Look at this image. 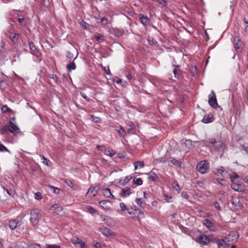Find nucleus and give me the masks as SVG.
I'll return each instance as SVG.
<instances>
[{
    "mask_svg": "<svg viewBox=\"0 0 248 248\" xmlns=\"http://www.w3.org/2000/svg\"><path fill=\"white\" fill-rule=\"evenodd\" d=\"M208 141L217 151L223 152L226 148L225 144L221 141H216L215 139L212 138Z\"/></svg>",
    "mask_w": 248,
    "mask_h": 248,
    "instance_id": "f257e3e1",
    "label": "nucleus"
},
{
    "mask_svg": "<svg viewBox=\"0 0 248 248\" xmlns=\"http://www.w3.org/2000/svg\"><path fill=\"white\" fill-rule=\"evenodd\" d=\"M39 211L38 209H33L31 211L30 221L33 226L37 224L39 218Z\"/></svg>",
    "mask_w": 248,
    "mask_h": 248,
    "instance_id": "f03ea898",
    "label": "nucleus"
},
{
    "mask_svg": "<svg viewBox=\"0 0 248 248\" xmlns=\"http://www.w3.org/2000/svg\"><path fill=\"white\" fill-rule=\"evenodd\" d=\"M209 168L208 163L205 161L203 160L198 163L197 165V170L202 174L205 173Z\"/></svg>",
    "mask_w": 248,
    "mask_h": 248,
    "instance_id": "7ed1b4c3",
    "label": "nucleus"
},
{
    "mask_svg": "<svg viewBox=\"0 0 248 248\" xmlns=\"http://www.w3.org/2000/svg\"><path fill=\"white\" fill-rule=\"evenodd\" d=\"M99 230L103 235L107 237H111L116 236V234L114 232H112L110 229L107 228H101L99 229Z\"/></svg>",
    "mask_w": 248,
    "mask_h": 248,
    "instance_id": "20e7f679",
    "label": "nucleus"
},
{
    "mask_svg": "<svg viewBox=\"0 0 248 248\" xmlns=\"http://www.w3.org/2000/svg\"><path fill=\"white\" fill-rule=\"evenodd\" d=\"M211 93L212 94H210L209 96L208 102L211 107L216 108L217 106L216 96L213 91H211Z\"/></svg>",
    "mask_w": 248,
    "mask_h": 248,
    "instance_id": "39448f33",
    "label": "nucleus"
},
{
    "mask_svg": "<svg viewBox=\"0 0 248 248\" xmlns=\"http://www.w3.org/2000/svg\"><path fill=\"white\" fill-rule=\"evenodd\" d=\"M101 219L108 226H112L114 221L112 218L105 215H101Z\"/></svg>",
    "mask_w": 248,
    "mask_h": 248,
    "instance_id": "423d86ee",
    "label": "nucleus"
},
{
    "mask_svg": "<svg viewBox=\"0 0 248 248\" xmlns=\"http://www.w3.org/2000/svg\"><path fill=\"white\" fill-rule=\"evenodd\" d=\"M8 128L9 131L14 134L18 133L19 131V128L18 126L12 122H10Z\"/></svg>",
    "mask_w": 248,
    "mask_h": 248,
    "instance_id": "0eeeda50",
    "label": "nucleus"
},
{
    "mask_svg": "<svg viewBox=\"0 0 248 248\" xmlns=\"http://www.w3.org/2000/svg\"><path fill=\"white\" fill-rule=\"evenodd\" d=\"M198 242L203 245H206L210 243V239L205 235H201L198 238Z\"/></svg>",
    "mask_w": 248,
    "mask_h": 248,
    "instance_id": "6e6552de",
    "label": "nucleus"
},
{
    "mask_svg": "<svg viewBox=\"0 0 248 248\" xmlns=\"http://www.w3.org/2000/svg\"><path fill=\"white\" fill-rule=\"evenodd\" d=\"M232 202L237 210L241 209L243 207L242 203L240 202V199L236 197L232 198Z\"/></svg>",
    "mask_w": 248,
    "mask_h": 248,
    "instance_id": "1a4fd4ad",
    "label": "nucleus"
},
{
    "mask_svg": "<svg viewBox=\"0 0 248 248\" xmlns=\"http://www.w3.org/2000/svg\"><path fill=\"white\" fill-rule=\"evenodd\" d=\"M101 207L105 210H108L110 208V203L108 201L102 200L98 202Z\"/></svg>",
    "mask_w": 248,
    "mask_h": 248,
    "instance_id": "9d476101",
    "label": "nucleus"
},
{
    "mask_svg": "<svg viewBox=\"0 0 248 248\" xmlns=\"http://www.w3.org/2000/svg\"><path fill=\"white\" fill-rule=\"evenodd\" d=\"M242 44V42H241L239 38L238 37L235 36L233 40V45L235 49L236 50H238V49L240 48V47L241 46Z\"/></svg>",
    "mask_w": 248,
    "mask_h": 248,
    "instance_id": "9b49d317",
    "label": "nucleus"
},
{
    "mask_svg": "<svg viewBox=\"0 0 248 248\" xmlns=\"http://www.w3.org/2000/svg\"><path fill=\"white\" fill-rule=\"evenodd\" d=\"M17 225H20L19 222L16 219H11L9 222V226L10 228L13 230L16 228Z\"/></svg>",
    "mask_w": 248,
    "mask_h": 248,
    "instance_id": "f8f14e48",
    "label": "nucleus"
},
{
    "mask_svg": "<svg viewBox=\"0 0 248 248\" xmlns=\"http://www.w3.org/2000/svg\"><path fill=\"white\" fill-rule=\"evenodd\" d=\"M50 210L53 211L56 214L60 215L62 212V208L61 206L55 204L50 207Z\"/></svg>",
    "mask_w": 248,
    "mask_h": 248,
    "instance_id": "ddd939ff",
    "label": "nucleus"
},
{
    "mask_svg": "<svg viewBox=\"0 0 248 248\" xmlns=\"http://www.w3.org/2000/svg\"><path fill=\"white\" fill-rule=\"evenodd\" d=\"M72 243L77 247L79 248L81 244H83V242L77 237H74L71 239Z\"/></svg>",
    "mask_w": 248,
    "mask_h": 248,
    "instance_id": "4468645a",
    "label": "nucleus"
},
{
    "mask_svg": "<svg viewBox=\"0 0 248 248\" xmlns=\"http://www.w3.org/2000/svg\"><path fill=\"white\" fill-rule=\"evenodd\" d=\"M217 248H225L228 246V244L223 239H220L217 242Z\"/></svg>",
    "mask_w": 248,
    "mask_h": 248,
    "instance_id": "2eb2a0df",
    "label": "nucleus"
},
{
    "mask_svg": "<svg viewBox=\"0 0 248 248\" xmlns=\"http://www.w3.org/2000/svg\"><path fill=\"white\" fill-rule=\"evenodd\" d=\"M103 193L104 195L106 197L115 199L114 196L112 195L110 191V189L109 188H106L105 189H104Z\"/></svg>",
    "mask_w": 248,
    "mask_h": 248,
    "instance_id": "dca6fc26",
    "label": "nucleus"
},
{
    "mask_svg": "<svg viewBox=\"0 0 248 248\" xmlns=\"http://www.w3.org/2000/svg\"><path fill=\"white\" fill-rule=\"evenodd\" d=\"M131 192L130 191V189L129 188H123L121 190V192H120L121 195L123 197H126L130 195Z\"/></svg>",
    "mask_w": 248,
    "mask_h": 248,
    "instance_id": "f3484780",
    "label": "nucleus"
},
{
    "mask_svg": "<svg viewBox=\"0 0 248 248\" xmlns=\"http://www.w3.org/2000/svg\"><path fill=\"white\" fill-rule=\"evenodd\" d=\"M213 121V115L209 114L207 116H204L202 120V122L205 124H208L212 122Z\"/></svg>",
    "mask_w": 248,
    "mask_h": 248,
    "instance_id": "a211bd4d",
    "label": "nucleus"
},
{
    "mask_svg": "<svg viewBox=\"0 0 248 248\" xmlns=\"http://www.w3.org/2000/svg\"><path fill=\"white\" fill-rule=\"evenodd\" d=\"M98 189L99 188L98 187H91L89 189L87 194H92V196L94 197L97 194Z\"/></svg>",
    "mask_w": 248,
    "mask_h": 248,
    "instance_id": "6ab92c4d",
    "label": "nucleus"
},
{
    "mask_svg": "<svg viewBox=\"0 0 248 248\" xmlns=\"http://www.w3.org/2000/svg\"><path fill=\"white\" fill-rule=\"evenodd\" d=\"M11 40L15 43L18 39L19 34L16 33L9 32V34H7Z\"/></svg>",
    "mask_w": 248,
    "mask_h": 248,
    "instance_id": "aec40b11",
    "label": "nucleus"
},
{
    "mask_svg": "<svg viewBox=\"0 0 248 248\" xmlns=\"http://www.w3.org/2000/svg\"><path fill=\"white\" fill-rule=\"evenodd\" d=\"M232 188L235 191H241L242 190V186L238 184H237L233 181H232V184L231 185Z\"/></svg>",
    "mask_w": 248,
    "mask_h": 248,
    "instance_id": "412c9836",
    "label": "nucleus"
},
{
    "mask_svg": "<svg viewBox=\"0 0 248 248\" xmlns=\"http://www.w3.org/2000/svg\"><path fill=\"white\" fill-rule=\"evenodd\" d=\"M103 152L106 155H108L110 157L116 154V152L115 151H114L112 149L110 148L104 149Z\"/></svg>",
    "mask_w": 248,
    "mask_h": 248,
    "instance_id": "4be33fe9",
    "label": "nucleus"
},
{
    "mask_svg": "<svg viewBox=\"0 0 248 248\" xmlns=\"http://www.w3.org/2000/svg\"><path fill=\"white\" fill-rule=\"evenodd\" d=\"M147 175H148V179L153 181H156V180L157 178L156 174L153 171L150 172L149 173H148L147 174Z\"/></svg>",
    "mask_w": 248,
    "mask_h": 248,
    "instance_id": "5701e85b",
    "label": "nucleus"
},
{
    "mask_svg": "<svg viewBox=\"0 0 248 248\" xmlns=\"http://www.w3.org/2000/svg\"><path fill=\"white\" fill-rule=\"evenodd\" d=\"M140 20L142 24L144 25H146L149 23V19L147 16H144L143 15H140Z\"/></svg>",
    "mask_w": 248,
    "mask_h": 248,
    "instance_id": "b1692460",
    "label": "nucleus"
},
{
    "mask_svg": "<svg viewBox=\"0 0 248 248\" xmlns=\"http://www.w3.org/2000/svg\"><path fill=\"white\" fill-rule=\"evenodd\" d=\"M94 37L97 41L102 42L104 40V36L100 33H95Z\"/></svg>",
    "mask_w": 248,
    "mask_h": 248,
    "instance_id": "393cba45",
    "label": "nucleus"
},
{
    "mask_svg": "<svg viewBox=\"0 0 248 248\" xmlns=\"http://www.w3.org/2000/svg\"><path fill=\"white\" fill-rule=\"evenodd\" d=\"M216 170L217 172L221 174L222 176H225L227 175V171L225 170L223 167H220V168L217 169Z\"/></svg>",
    "mask_w": 248,
    "mask_h": 248,
    "instance_id": "a878e982",
    "label": "nucleus"
},
{
    "mask_svg": "<svg viewBox=\"0 0 248 248\" xmlns=\"http://www.w3.org/2000/svg\"><path fill=\"white\" fill-rule=\"evenodd\" d=\"M7 152L9 154H11V152L2 143H0V152Z\"/></svg>",
    "mask_w": 248,
    "mask_h": 248,
    "instance_id": "bb28decb",
    "label": "nucleus"
},
{
    "mask_svg": "<svg viewBox=\"0 0 248 248\" xmlns=\"http://www.w3.org/2000/svg\"><path fill=\"white\" fill-rule=\"evenodd\" d=\"M134 165L135 170H137V169H138V167H140V168L143 167L144 163L143 162L136 161L134 163Z\"/></svg>",
    "mask_w": 248,
    "mask_h": 248,
    "instance_id": "cd10ccee",
    "label": "nucleus"
},
{
    "mask_svg": "<svg viewBox=\"0 0 248 248\" xmlns=\"http://www.w3.org/2000/svg\"><path fill=\"white\" fill-rule=\"evenodd\" d=\"M29 47L31 51V53L33 54H35V52L36 50V46H35L34 44L32 42H30L29 43Z\"/></svg>",
    "mask_w": 248,
    "mask_h": 248,
    "instance_id": "c85d7f7f",
    "label": "nucleus"
},
{
    "mask_svg": "<svg viewBox=\"0 0 248 248\" xmlns=\"http://www.w3.org/2000/svg\"><path fill=\"white\" fill-rule=\"evenodd\" d=\"M203 224L208 228H211L213 226L212 223L208 219H206L203 221Z\"/></svg>",
    "mask_w": 248,
    "mask_h": 248,
    "instance_id": "c756f323",
    "label": "nucleus"
},
{
    "mask_svg": "<svg viewBox=\"0 0 248 248\" xmlns=\"http://www.w3.org/2000/svg\"><path fill=\"white\" fill-rule=\"evenodd\" d=\"M76 66L75 63L74 62H70L69 64L67 65V68L69 71L71 70H75L76 69Z\"/></svg>",
    "mask_w": 248,
    "mask_h": 248,
    "instance_id": "7c9ffc66",
    "label": "nucleus"
},
{
    "mask_svg": "<svg viewBox=\"0 0 248 248\" xmlns=\"http://www.w3.org/2000/svg\"><path fill=\"white\" fill-rule=\"evenodd\" d=\"M86 208L87 209V210L90 213H92V214H98V212L97 210H96L94 208H93L91 206H87L86 207Z\"/></svg>",
    "mask_w": 248,
    "mask_h": 248,
    "instance_id": "2f4dec72",
    "label": "nucleus"
},
{
    "mask_svg": "<svg viewBox=\"0 0 248 248\" xmlns=\"http://www.w3.org/2000/svg\"><path fill=\"white\" fill-rule=\"evenodd\" d=\"M49 189L51 191H52L53 193H56V194H58L60 191L59 188H58V187L52 186H49Z\"/></svg>",
    "mask_w": 248,
    "mask_h": 248,
    "instance_id": "473e14b6",
    "label": "nucleus"
},
{
    "mask_svg": "<svg viewBox=\"0 0 248 248\" xmlns=\"http://www.w3.org/2000/svg\"><path fill=\"white\" fill-rule=\"evenodd\" d=\"M170 162L173 165H176V166H178L179 167H181V163L179 161H178V160H176V159H175L174 158H173V159H172L171 160Z\"/></svg>",
    "mask_w": 248,
    "mask_h": 248,
    "instance_id": "72a5a7b5",
    "label": "nucleus"
},
{
    "mask_svg": "<svg viewBox=\"0 0 248 248\" xmlns=\"http://www.w3.org/2000/svg\"><path fill=\"white\" fill-rule=\"evenodd\" d=\"M1 109L2 112L3 113H6L7 112L10 111L11 109L10 108H9L6 105H3L1 107Z\"/></svg>",
    "mask_w": 248,
    "mask_h": 248,
    "instance_id": "f704fd0d",
    "label": "nucleus"
},
{
    "mask_svg": "<svg viewBox=\"0 0 248 248\" xmlns=\"http://www.w3.org/2000/svg\"><path fill=\"white\" fill-rule=\"evenodd\" d=\"M41 160H42V162L46 165L48 166L49 163H50V161L46 159V157H45L44 156L41 157Z\"/></svg>",
    "mask_w": 248,
    "mask_h": 248,
    "instance_id": "c9c22d12",
    "label": "nucleus"
},
{
    "mask_svg": "<svg viewBox=\"0 0 248 248\" xmlns=\"http://www.w3.org/2000/svg\"><path fill=\"white\" fill-rule=\"evenodd\" d=\"M7 86V83L6 81L4 80H1L0 81V88L2 90H3L6 88Z\"/></svg>",
    "mask_w": 248,
    "mask_h": 248,
    "instance_id": "e433bc0d",
    "label": "nucleus"
},
{
    "mask_svg": "<svg viewBox=\"0 0 248 248\" xmlns=\"http://www.w3.org/2000/svg\"><path fill=\"white\" fill-rule=\"evenodd\" d=\"M92 120L96 123H99L101 121V119L99 117L92 116H91Z\"/></svg>",
    "mask_w": 248,
    "mask_h": 248,
    "instance_id": "4c0bfd02",
    "label": "nucleus"
},
{
    "mask_svg": "<svg viewBox=\"0 0 248 248\" xmlns=\"http://www.w3.org/2000/svg\"><path fill=\"white\" fill-rule=\"evenodd\" d=\"M135 201L137 204L140 206L141 207L144 204V203L142 201L141 198H137Z\"/></svg>",
    "mask_w": 248,
    "mask_h": 248,
    "instance_id": "58836bf2",
    "label": "nucleus"
},
{
    "mask_svg": "<svg viewBox=\"0 0 248 248\" xmlns=\"http://www.w3.org/2000/svg\"><path fill=\"white\" fill-rule=\"evenodd\" d=\"M134 183L136 184H137L139 186H140V185H141L142 184V180L141 178H138L136 179L135 180H134Z\"/></svg>",
    "mask_w": 248,
    "mask_h": 248,
    "instance_id": "ea45409f",
    "label": "nucleus"
},
{
    "mask_svg": "<svg viewBox=\"0 0 248 248\" xmlns=\"http://www.w3.org/2000/svg\"><path fill=\"white\" fill-rule=\"evenodd\" d=\"M65 184L69 187H72L74 186L73 183L70 180L66 179L65 180Z\"/></svg>",
    "mask_w": 248,
    "mask_h": 248,
    "instance_id": "a19ab883",
    "label": "nucleus"
},
{
    "mask_svg": "<svg viewBox=\"0 0 248 248\" xmlns=\"http://www.w3.org/2000/svg\"><path fill=\"white\" fill-rule=\"evenodd\" d=\"M3 188L6 191L7 194L10 196H13L15 193L14 190L12 189H6L4 187Z\"/></svg>",
    "mask_w": 248,
    "mask_h": 248,
    "instance_id": "79ce46f5",
    "label": "nucleus"
},
{
    "mask_svg": "<svg viewBox=\"0 0 248 248\" xmlns=\"http://www.w3.org/2000/svg\"><path fill=\"white\" fill-rule=\"evenodd\" d=\"M120 207L122 211H125L128 209L127 206L123 202L120 203Z\"/></svg>",
    "mask_w": 248,
    "mask_h": 248,
    "instance_id": "37998d69",
    "label": "nucleus"
},
{
    "mask_svg": "<svg viewBox=\"0 0 248 248\" xmlns=\"http://www.w3.org/2000/svg\"><path fill=\"white\" fill-rule=\"evenodd\" d=\"M46 248H61L59 245H49L47 244L46 245Z\"/></svg>",
    "mask_w": 248,
    "mask_h": 248,
    "instance_id": "c03bdc74",
    "label": "nucleus"
},
{
    "mask_svg": "<svg viewBox=\"0 0 248 248\" xmlns=\"http://www.w3.org/2000/svg\"><path fill=\"white\" fill-rule=\"evenodd\" d=\"M34 198L36 200H41L42 199V194H41V193H40L39 192H36L35 194Z\"/></svg>",
    "mask_w": 248,
    "mask_h": 248,
    "instance_id": "a18cd8bd",
    "label": "nucleus"
},
{
    "mask_svg": "<svg viewBox=\"0 0 248 248\" xmlns=\"http://www.w3.org/2000/svg\"><path fill=\"white\" fill-rule=\"evenodd\" d=\"M179 67L178 66L175 65L173 70V74H174L175 78H177V75H178L177 72L179 70Z\"/></svg>",
    "mask_w": 248,
    "mask_h": 248,
    "instance_id": "49530a36",
    "label": "nucleus"
},
{
    "mask_svg": "<svg viewBox=\"0 0 248 248\" xmlns=\"http://www.w3.org/2000/svg\"><path fill=\"white\" fill-rule=\"evenodd\" d=\"M118 131L119 133V134L122 136H124L125 134V131L122 127H121L119 130H118Z\"/></svg>",
    "mask_w": 248,
    "mask_h": 248,
    "instance_id": "de8ad7c7",
    "label": "nucleus"
},
{
    "mask_svg": "<svg viewBox=\"0 0 248 248\" xmlns=\"http://www.w3.org/2000/svg\"><path fill=\"white\" fill-rule=\"evenodd\" d=\"M172 185L176 190H177V191L180 190V186H179V185L177 183L174 182V183H173Z\"/></svg>",
    "mask_w": 248,
    "mask_h": 248,
    "instance_id": "09e8293b",
    "label": "nucleus"
},
{
    "mask_svg": "<svg viewBox=\"0 0 248 248\" xmlns=\"http://www.w3.org/2000/svg\"><path fill=\"white\" fill-rule=\"evenodd\" d=\"M214 206L215 208H216L217 210H218V211L221 210V208L217 202H215V203L214 204Z\"/></svg>",
    "mask_w": 248,
    "mask_h": 248,
    "instance_id": "8fccbe9b",
    "label": "nucleus"
},
{
    "mask_svg": "<svg viewBox=\"0 0 248 248\" xmlns=\"http://www.w3.org/2000/svg\"><path fill=\"white\" fill-rule=\"evenodd\" d=\"M101 23L103 25H107L108 24V19L105 17H103L101 19Z\"/></svg>",
    "mask_w": 248,
    "mask_h": 248,
    "instance_id": "3c124183",
    "label": "nucleus"
},
{
    "mask_svg": "<svg viewBox=\"0 0 248 248\" xmlns=\"http://www.w3.org/2000/svg\"><path fill=\"white\" fill-rule=\"evenodd\" d=\"M29 248H42L39 245L33 244L29 246Z\"/></svg>",
    "mask_w": 248,
    "mask_h": 248,
    "instance_id": "603ef678",
    "label": "nucleus"
},
{
    "mask_svg": "<svg viewBox=\"0 0 248 248\" xmlns=\"http://www.w3.org/2000/svg\"><path fill=\"white\" fill-rule=\"evenodd\" d=\"M164 197H165V200L166 201V202H172V200H171L172 198L171 197L169 196L168 195H165Z\"/></svg>",
    "mask_w": 248,
    "mask_h": 248,
    "instance_id": "864d4df0",
    "label": "nucleus"
},
{
    "mask_svg": "<svg viewBox=\"0 0 248 248\" xmlns=\"http://www.w3.org/2000/svg\"><path fill=\"white\" fill-rule=\"evenodd\" d=\"M239 175L236 173H234L232 176H231V179L232 181H233L234 179L238 178Z\"/></svg>",
    "mask_w": 248,
    "mask_h": 248,
    "instance_id": "5fc2aeb1",
    "label": "nucleus"
},
{
    "mask_svg": "<svg viewBox=\"0 0 248 248\" xmlns=\"http://www.w3.org/2000/svg\"><path fill=\"white\" fill-rule=\"evenodd\" d=\"M243 21L245 24V29H246V30H247L248 29V21L247 20V19L245 17L244 18Z\"/></svg>",
    "mask_w": 248,
    "mask_h": 248,
    "instance_id": "6e6d98bb",
    "label": "nucleus"
},
{
    "mask_svg": "<svg viewBox=\"0 0 248 248\" xmlns=\"http://www.w3.org/2000/svg\"><path fill=\"white\" fill-rule=\"evenodd\" d=\"M158 2L159 4L163 6L166 5V1L164 0H158Z\"/></svg>",
    "mask_w": 248,
    "mask_h": 248,
    "instance_id": "4d7b16f0",
    "label": "nucleus"
},
{
    "mask_svg": "<svg viewBox=\"0 0 248 248\" xmlns=\"http://www.w3.org/2000/svg\"><path fill=\"white\" fill-rule=\"evenodd\" d=\"M10 248H25L23 246H21V245H16L14 247H12Z\"/></svg>",
    "mask_w": 248,
    "mask_h": 248,
    "instance_id": "13d9d810",
    "label": "nucleus"
},
{
    "mask_svg": "<svg viewBox=\"0 0 248 248\" xmlns=\"http://www.w3.org/2000/svg\"><path fill=\"white\" fill-rule=\"evenodd\" d=\"M67 56L70 59H72L74 57L73 54L70 52H68L67 53Z\"/></svg>",
    "mask_w": 248,
    "mask_h": 248,
    "instance_id": "bf43d9fd",
    "label": "nucleus"
},
{
    "mask_svg": "<svg viewBox=\"0 0 248 248\" xmlns=\"http://www.w3.org/2000/svg\"><path fill=\"white\" fill-rule=\"evenodd\" d=\"M134 128V125L133 123H130L129 125V127L128 128V130H132Z\"/></svg>",
    "mask_w": 248,
    "mask_h": 248,
    "instance_id": "052dcab7",
    "label": "nucleus"
},
{
    "mask_svg": "<svg viewBox=\"0 0 248 248\" xmlns=\"http://www.w3.org/2000/svg\"><path fill=\"white\" fill-rule=\"evenodd\" d=\"M25 18H19L18 19V22L21 24V25H23V21H24Z\"/></svg>",
    "mask_w": 248,
    "mask_h": 248,
    "instance_id": "680f3d73",
    "label": "nucleus"
},
{
    "mask_svg": "<svg viewBox=\"0 0 248 248\" xmlns=\"http://www.w3.org/2000/svg\"><path fill=\"white\" fill-rule=\"evenodd\" d=\"M80 94L84 99H85L86 100L89 101V100L88 99V98H87L86 95L85 94V93H80Z\"/></svg>",
    "mask_w": 248,
    "mask_h": 248,
    "instance_id": "e2e57ef3",
    "label": "nucleus"
},
{
    "mask_svg": "<svg viewBox=\"0 0 248 248\" xmlns=\"http://www.w3.org/2000/svg\"><path fill=\"white\" fill-rule=\"evenodd\" d=\"M81 26H82V27L83 29H87L86 23L85 22H83L81 23Z\"/></svg>",
    "mask_w": 248,
    "mask_h": 248,
    "instance_id": "0e129e2a",
    "label": "nucleus"
},
{
    "mask_svg": "<svg viewBox=\"0 0 248 248\" xmlns=\"http://www.w3.org/2000/svg\"><path fill=\"white\" fill-rule=\"evenodd\" d=\"M185 144L187 145H191V141L190 140H186L185 142Z\"/></svg>",
    "mask_w": 248,
    "mask_h": 248,
    "instance_id": "69168bd1",
    "label": "nucleus"
},
{
    "mask_svg": "<svg viewBox=\"0 0 248 248\" xmlns=\"http://www.w3.org/2000/svg\"><path fill=\"white\" fill-rule=\"evenodd\" d=\"M79 248H87V246L85 244V243L83 242V244L82 245V244H81V245H80V246Z\"/></svg>",
    "mask_w": 248,
    "mask_h": 248,
    "instance_id": "338daca9",
    "label": "nucleus"
},
{
    "mask_svg": "<svg viewBox=\"0 0 248 248\" xmlns=\"http://www.w3.org/2000/svg\"><path fill=\"white\" fill-rule=\"evenodd\" d=\"M243 149L248 154V147L243 146Z\"/></svg>",
    "mask_w": 248,
    "mask_h": 248,
    "instance_id": "774afa93",
    "label": "nucleus"
}]
</instances>
